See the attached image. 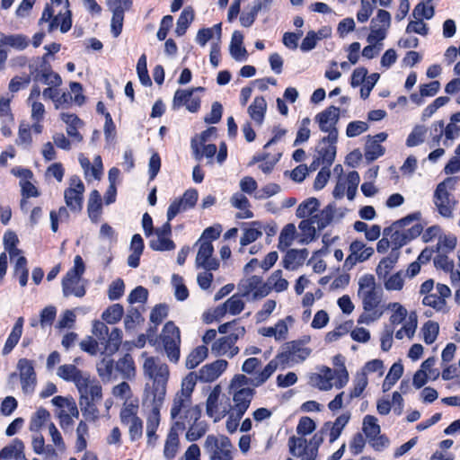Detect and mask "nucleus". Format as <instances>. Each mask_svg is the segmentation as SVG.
I'll list each match as a JSON object with an SVG mask.
<instances>
[{"label":"nucleus","instance_id":"f257e3e1","mask_svg":"<svg viewBox=\"0 0 460 460\" xmlns=\"http://www.w3.org/2000/svg\"><path fill=\"white\" fill-rule=\"evenodd\" d=\"M197 382L196 372H190L181 379V388L173 395L171 403L170 417L173 421L172 427L184 429L186 425L199 420L200 418V408L192 401V394Z\"/></svg>","mask_w":460,"mask_h":460},{"label":"nucleus","instance_id":"f03ea898","mask_svg":"<svg viewBox=\"0 0 460 460\" xmlns=\"http://www.w3.org/2000/svg\"><path fill=\"white\" fill-rule=\"evenodd\" d=\"M142 370L146 378L152 381V385L146 384L144 396L156 398L160 402L165 398L167 384L170 378L169 366L160 358L149 356L146 352L141 354Z\"/></svg>","mask_w":460,"mask_h":460},{"label":"nucleus","instance_id":"7ed1b4c3","mask_svg":"<svg viewBox=\"0 0 460 460\" xmlns=\"http://www.w3.org/2000/svg\"><path fill=\"white\" fill-rule=\"evenodd\" d=\"M358 296L362 302V306L367 314H362L358 320V323H369L378 320L382 313L376 308L382 300V290L377 286L375 277L372 274H364L358 279Z\"/></svg>","mask_w":460,"mask_h":460},{"label":"nucleus","instance_id":"20e7f679","mask_svg":"<svg viewBox=\"0 0 460 460\" xmlns=\"http://www.w3.org/2000/svg\"><path fill=\"white\" fill-rule=\"evenodd\" d=\"M340 119V109L335 106H330L324 111L319 112L314 120L318 124L322 132L327 136L323 137V143H328V146L323 153L324 159L332 161L336 154V142L338 139L337 123Z\"/></svg>","mask_w":460,"mask_h":460},{"label":"nucleus","instance_id":"39448f33","mask_svg":"<svg viewBox=\"0 0 460 460\" xmlns=\"http://www.w3.org/2000/svg\"><path fill=\"white\" fill-rule=\"evenodd\" d=\"M228 393L233 400L232 411L243 417L255 394L254 389L251 387L250 378L244 375H235L230 382Z\"/></svg>","mask_w":460,"mask_h":460},{"label":"nucleus","instance_id":"423d86ee","mask_svg":"<svg viewBox=\"0 0 460 460\" xmlns=\"http://www.w3.org/2000/svg\"><path fill=\"white\" fill-rule=\"evenodd\" d=\"M456 179L447 177L439 182L433 194V203L438 214L445 218H452L456 200L451 193L455 190Z\"/></svg>","mask_w":460,"mask_h":460},{"label":"nucleus","instance_id":"0eeeda50","mask_svg":"<svg viewBox=\"0 0 460 460\" xmlns=\"http://www.w3.org/2000/svg\"><path fill=\"white\" fill-rule=\"evenodd\" d=\"M39 24L42 30H46L48 32L59 29L62 33H66L72 27L71 11L66 7H60L58 10H56L55 7L46 6Z\"/></svg>","mask_w":460,"mask_h":460},{"label":"nucleus","instance_id":"6e6552de","mask_svg":"<svg viewBox=\"0 0 460 460\" xmlns=\"http://www.w3.org/2000/svg\"><path fill=\"white\" fill-rule=\"evenodd\" d=\"M85 270L84 263L80 255L74 259V267L66 273L62 281L63 294L65 296H75L82 297L85 294V288L82 275Z\"/></svg>","mask_w":460,"mask_h":460},{"label":"nucleus","instance_id":"1a4fd4ad","mask_svg":"<svg viewBox=\"0 0 460 460\" xmlns=\"http://www.w3.org/2000/svg\"><path fill=\"white\" fill-rule=\"evenodd\" d=\"M165 398H162L160 402L154 397H143V406L146 411V434L147 444L154 445L158 439L156 430L161 422V408Z\"/></svg>","mask_w":460,"mask_h":460},{"label":"nucleus","instance_id":"9d476101","mask_svg":"<svg viewBox=\"0 0 460 460\" xmlns=\"http://www.w3.org/2000/svg\"><path fill=\"white\" fill-rule=\"evenodd\" d=\"M245 334L244 327H235L231 330L228 335L222 336L212 343L211 352L216 357H226L232 358L236 356L240 349L235 345L240 338H243Z\"/></svg>","mask_w":460,"mask_h":460},{"label":"nucleus","instance_id":"9b49d317","mask_svg":"<svg viewBox=\"0 0 460 460\" xmlns=\"http://www.w3.org/2000/svg\"><path fill=\"white\" fill-rule=\"evenodd\" d=\"M56 407L55 415L59 420L61 429L66 430L79 417V411L75 399L71 396H55L51 400Z\"/></svg>","mask_w":460,"mask_h":460},{"label":"nucleus","instance_id":"f8f14e48","mask_svg":"<svg viewBox=\"0 0 460 460\" xmlns=\"http://www.w3.org/2000/svg\"><path fill=\"white\" fill-rule=\"evenodd\" d=\"M160 341L168 359L172 363H178L181 356V335L179 328L172 322L165 323L160 334Z\"/></svg>","mask_w":460,"mask_h":460},{"label":"nucleus","instance_id":"ddd939ff","mask_svg":"<svg viewBox=\"0 0 460 460\" xmlns=\"http://www.w3.org/2000/svg\"><path fill=\"white\" fill-rule=\"evenodd\" d=\"M333 172L339 174L336 186L333 190V197L341 199L345 193L349 199L352 200L356 195L358 186L360 181L359 174L356 171H351L348 174H342V166L337 164L333 168Z\"/></svg>","mask_w":460,"mask_h":460},{"label":"nucleus","instance_id":"4468645a","mask_svg":"<svg viewBox=\"0 0 460 460\" xmlns=\"http://www.w3.org/2000/svg\"><path fill=\"white\" fill-rule=\"evenodd\" d=\"M204 449L211 460L232 459V444L226 436L208 435L204 443Z\"/></svg>","mask_w":460,"mask_h":460},{"label":"nucleus","instance_id":"2eb2a0df","mask_svg":"<svg viewBox=\"0 0 460 460\" xmlns=\"http://www.w3.org/2000/svg\"><path fill=\"white\" fill-rule=\"evenodd\" d=\"M391 14L389 12L379 9L376 16L371 20L367 42H382L385 40L391 27Z\"/></svg>","mask_w":460,"mask_h":460},{"label":"nucleus","instance_id":"dca6fc26","mask_svg":"<svg viewBox=\"0 0 460 460\" xmlns=\"http://www.w3.org/2000/svg\"><path fill=\"white\" fill-rule=\"evenodd\" d=\"M374 252L375 251L373 247L367 246L361 240H354L349 244V255L344 261L343 270H352L358 263H362L367 261Z\"/></svg>","mask_w":460,"mask_h":460},{"label":"nucleus","instance_id":"f3484780","mask_svg":"<svg viewBox=\"0 0 460 460\" xmlns=\"http://www.w3.org/2000/svg\"><path fill=\"white\" fill-rule=\"evenodd\" d=\"M84 185L77 176L69 180V186L64 191V199L66 207L72 212H80L83 208Z\"/></svg>","mask_w":460,"mask_h":460},{"label":"nucleus","instance_id":"a211bd4d","mask_svg":"<svg viewBox=\"0 0 460 460\" xmlns=\"http://www.w3.org/2000/svg\"><path fill=\"white\" fill-rule=\"evenodd\" d=\"M79 393V402L101 401L102 398V388L99 381L85 373L75 385Z\"/></svg>","mask_w":460,"mask_h":460},{"label":"nucleus","instance_id":"6ab92c4d","mask_svg":"<svg viewBox=\"0 0 460 460\" xmlns=\"http://www.w3.org/2000/svg\"><path fill=\"white\" fill-rule=\"evenodd\" d=\"M203 87H192L190 89H178L172 99L174 110L185 106L190 112H196L200 107V98L196 95L198 92H203Z\"/></svg>","mask_w":460,"mask_h":460},{"label":"nucleus","instance_id":"aec40b11","mask_svg":"<svg viewBox=\"0 0 460 460\" xmlns=\"http://www.w3.org/2000/svg\"><path fill=\"white\" fill-rule=\"evenodd\" d=\"M238 290L243 296H251L252 300H258L269 295V287L266 282L264 283L261 277L255 275L241 280Z\"/></svg>","mask_w":460,"mask_h":460},{"label":"nucleus","instance_id":"412c9836","mask_svg":"<svg viewBox=\"0 0 460 460\" xmlns=\"http://www.w3.org/2000/svg\"><path fill=\"white\" fill-rule=\"evenodd\" d=\"M198 252L195 259V266L197 269L206 270H217L219 267V261L214 258V247L210 242L198 240L195 243Z\"/></svg>","mask_w":460,"mask_h":460},{"label":"nucleus","instance_id":"4be33fe9","mask_svg":"<svg viewBox=\"0 0 460 460\" xmlns=\"http://www.w3.org/2000/svg\"><path fill=\"white\" fill-rule=\"evenodd\" d=\"M221 397V387L216 385L210 392L206 402V411L208 417L215 422L221 420L229 411V405L223 402Z\"/></svg>","mask_w":460,"mask_h":460},{"label":"nucleus","instance_id":"5701e85b","mask_svg":"<svg viewBox=\"0 0 460 460\" xmlns=\"http://www.w3.org/2000/svg\"><path fill=\"white\" fill-rule=\"evenodd\" d=\"M22 390L24 394H31L34 391L37 379L32 361L22 358L17 363Z\"/></svg>","mask_w":460,"mask_h":460},{"label":"nucleus","instance_id":"b1692460","mask_svg":"<svg viewBox=\"0 0 460 460\" xmlns=\"http://www.w3.org/2000/svg\"><path fill=\"white\" fill-rule=\"evenodd\" d=\"M228 362L225 359H217L212 363L204 365L198 373V380L209 383L217 379L227 368Z\"/></svg>","mask_w":460,"mask_h":460},{"label":"nucleus","instance_id":"393cba45","mask_svg":"<svg viewBox=\"0 0 460 460\" xmlns=\"http://www.w3.org/2000/svg\"><path fill=\"white\" fill-rule=\"evenodd\" d=\"M10 98H0V131L5 137L13 135L14 118L10 108Z\"/></svg>","mask_w":460,"mask_h":460},{"label":"nucleus","instance_id":"a878e982","mask_svg":"<svg viewBox=\"0 0 460 460\" xmlns=\"http://www.w3.org/2000/svg\"><path fill=\"white\" fill-rule=\"evenodd\" d=\"M287 350L279 355L278 358L281 361L285 359L290 360L294 363H299L305 360L311 354L312 350L305 347L303 344L297 341H292L287 344Z\"/></svg>","mask_w":460,"mask_h":460},{"label":"nucleus","instance_id":"bb28decb","mask_svg":"<svg viewBox=\"0 0 460 460\" xmlns=\"http://www.w3.org/2000/svg\"><path fill=\"white\" fill-rule=\"evenodd\" d=\"M333 379H335V376L332 369L322 367L318 373H314L309 376V384L321 391H330L334 386Z\"/></svg>","mask_w":460,"mask_h":460},{"label":"nucleus","instance_id":"cd10ccee","mask_svg":"<svg viewBox=\"0 0 460 460\" xmlns=\"http://www.w3.org/2000/svg\"><path fill=\"white\" fill-rule=\"evenodd\" d=\"M243 297L241 293L234 294L229 297L222 305L217 307L214 311V317L222 318L226 313L231 315H237L244 309Z\"/></svg>","mask_w":460,"mask_h":460},{"label":"nucleus","instance_id":"c85d7f7f","mask_svg":"<svg viewBox=\"0 0 460 460\" xmlns=\"http://www.w3.org/2000/svg\"><path fill=\"white\" fill-rule=\"evenodd\" d=\"M432 131H433V141L436 144H438L443 132L445 133V141L444 145L447 146L448 140H454L456 137H458L460 134V127H458L456 124L449 122L446 127L444 126V121L439 120L432 124Z\"/></svg>","mask_w":460,"mask_h":460},{"label":"nucleus","instance_id":"c756f323","mask_svg":"<svg viewBox=\"0 0 460 460\" xmlns=\"http://www.w3.org/2000/svg\"><path fill=\"white\" fill-rule=\"evenodd\" d=\"M412 230H415L417 234L420 233L419 227H412V229L405 230L400 228H394V226H392L390 229H385V234H390L389 239L392 243L391 252H398L400 248L407 244V243L412 238V235L411 234Z\"/></svg>","mask_w":460,"mask_h":460},{"label":"nucleus","instance_id":"7c9ffc66","mask_svg":"<svg viewBox=\"0 0 460 460\" xmlns=\"http://www.w3.org/2000/svg\"><path fill=\"white\" fill-rule=\"evenodd\" d=\"M42 96L44 99L51 100L56 110L68 107L73 99L70 93L61 92L58 87L45 88L42 91Z\"/></svg>","mask_w":460,"mask_h":460},{"label":"nucleus","instance_id":"2f4dec72","mask_svg":"<svg viewBox=\"0 0 460 460\" xmlns=\"http://www.w3.org/2000/svg\"><path fill=\"white\" fill-rule=\"evenodd\" d=\"M349 419L350 414L346 412L337 417L333 422L329 421L323 424V430L328 433L330 443H333L341 436Z\"/></svg>","mask_w":460,"mask_h":460},{"label":"nucleus","instance_id":"473e14b6","mask_svg":"<svg viewBox=\"0 0 460 460\" xmlns=\"http://www.w3.org/2000/svg\"><path fill=\"white\" fill-rule=\"evenodd\" d=\"M229 51L231 57L239 62L246 61L248 53L243 47V35L239 31H234L232 34L231 42L229 45Z\"/></svg>","mask_w":460,"mask_h":460},{"label":"nucleus","instance_id":"72a5a7b5","mask_svg":"<svg viewBox=\"0 0 460 460\" xmlns=\"http://www.w3.org/2000/svg\"><path fill=\"white\" fill-rule=\"evenodd\" d=\"M181 430L179 428L171 427L164 446V456L167 460L173 459L180 447V439L178 431Z\"/></svg>","mask_w":460,"mask_h":460},{"label":"nucleus","instance_id":"f704fd0d","mask_svg":"<svg viewBox=\"0 0 460 460\" xmlns=\"http://www.w3.org/2000/svg\"><path fill=\"white\" fill-rule=\"evenodd\" d=\"M262 236V230L260 223L252 222L249 227L243 230V234L240 238L239 252H244V247L255 242Z\"/></svg>","mask_w":460,"mask_h":460},{"label":"nucleus","instance_id":"c9c22d12","mask_svg":"<svg viewBox=\"0 0 460 460\" xmlns=\"http://www.w3.org/2000/svg\"><path fill=\"white\" fill-rule=\"evenodd\" d=\"M308 257L306 249L290 250L287 252L283 261V265L287 270H295L304 264Z\"/></svg>","mask_w":460,"mask_h":460},{"label":"nucleus","instance_id":"e433bc0d","mask_svg":"<svg viewBox=\"0 0 460 460\" xmlns=\"http://www.w3.org/2000/svg\"><path fill=\"white\" fill-rule=\"evenodd\" d=\"M332 364L335 367V369L332 370L335 376L334 386L341 389L349 382V373L345 367L344 358L341 355H336L332 358Z\"/></svg>","mask_w":460,"mask_h":460},{"label":"nucleus","instance_id":"4c0bfd02","mask_svg":"<svg viewBox=\"0 0 460 460\" xmlns=\"http://www.w3.org/2000/svg\"><path fill=\"white\" fill-rule=\"evenodd\" d=\"M30 44V39L22 34H0V45L22 51Z\"/></svg>","mask_w":460,"mask_h":460},{"label":"nucleus","instance_id":"58836bf2","mask_svg":"<svg viewBox=\"0 0 460 460\" xmlns=\"http://www.w3.org/2000/svg\"><path fill=\"white\" fill-rule=\"evenodd\" d=\"M390 313L389 322L392 325L404 323L410 314L408 310L399 302H390L386 305Z\"/></svg>","mask_w":460,"mask_h":460},{"label":"nucleus","instance_id":"ea45409f","mask_svg":"<svg viewBox=\"0 0 460 460\" xmlns=\"http://www.w3.org/2000/svg\"><path fill=\"white\" fill-rule=\"evenodd\" d=\"M85 373V371L80 370L73 364L61 365L57 370V376L58 377L65 381L72 382L75 385Z\"/></svg>","mask_w":460,"mask_h":460},{"label":"nucleus","instance_id":"a19ab883","mask_svg":"<svg viewBox=\"0 0 460 460\" xmlns=\"http://www.w3.org/2000/svg\"><path fill=\"white\" fill-rule=\"evenodd\" d=\"M402 324V326L395 332V338L398 340H402L406 337L409 340H411L414 337L418 327V317L416 313L411 312L407 321Z\"/></svg>","mask_w":460,"mask_h":460},{"label":"nucleus","instance_id":"79ce46f5","mask_svg":"<svg viewBox=\"0 0 460 460\" xmlns=\"http://www.w3.org/2000/svg\"><path fill=\"white\" fill-rule=\"evenodd\" d=\"M279 361L281 360L278 358V356L270 360L261 372L255 374L253 378H250V385L253 386L263 385L277 370Z\"/></svg>","mask_w":460,"mask_h":460},{"label":"nucleus","instance_id":"37998d69","mask_svg":"<svg viewBox=\"0 0 460 460\" xmlns=\"http://www.w3.org/2000/svg\"><path fill=\"white\" fill-rule=\"evenodd\" d=\"M266 110L267 102L265 99L262 96H257L248 107V113L252 120L261 125L264 119Z\"/></svg>","mask_w":460,"mask_h":460},{"label":"nucleus","instance_id":"c03bdc74","mask_svg":"<svg viewBox=\"0 0 460 460\" xmlns=\"http://www.w3.org/2000/svg\"><path fill=\"white\" fill-rule=\"evenodd\" d=\"M289 452L294 456H301L306 460V456L310 454V448L307 441L303 437H290L288 438Z\"/></svg>","mask_w":460,"mask_h":460},{"label":"nucleus","instance_id":"a18cd8bd","mask_svg":"<svg viewBox=\"0 0 460 460\" xmlns=\"http://www.w3.org/2000/svg\"><path fill=\"white\" fill-rule=\"evenodd\" d=\"M216 38L217 41L220 43L221 40V23L215 24L211 28H203L199 30L196 35V42L204 47L207 42Z\"/></svg>","mask_w":460,"mask_h":460},{"label":"nucleus","instance_id":"49530a36","mask_svg":"<svg viewBox=\"0 0 460 460\" xmlns=\"http://www.w3.org/2000/svg\"><path fill=\"white\" fill-rule=\"evenodd\" d=\"M87 212L91 221L93 223L99 221L102 215V199L100 193L96 190L90 193Z\"/></svg>","mask_w":460,"mask_h":460},{"label":"nucleus","instance_id":"de8ad7c7","mask_svg":"<svg viewBox=\"0 0 460 460\" xmlns=\"http://www.w3.org/2000/svg\"><path fill=\"white\" fill-rule=\"evenodd\" d=\"M428 128L424 125H415L406 137L405 145L407 147H415L422 145L427 137Z\"/></svg>","mask_w":460,"mask_h":460},{"label":"nucleus","instance_id":"09e8293b","mask_svg":"<svg viewBox=\"0 0 460 460\" xmlns=\"http://www.w3.org/2000/svg\"><path fill=\"white\" fill-rule=\"evenodd\" d=\"M22 326H23V318L19 317L5 341V344L3 349L4 355L10 353L12 351V349L18 343V341L22 336Z\"/></svg>","mask_w":460,"mask_h":460},{"label":"nucleus","instance_id":"8fccbe9b","mask_svg":"<svg viewBox=\"0 0 460 460\" xmlns=\"http://www.w3.org/2000/svg\"><path fill=\"white\" fill-rule=\"evenodd\" d=\"M115 369L119 372L121 377L125 379H131L136 376L135 363L131 356L128 354L117 361Z\"/></svg>","mask_w":460,"mask_h":460},{"label":"nucleus","instance_id":"3c124183","mask_svg":"<svg viewBox=\"0 0 460 460\" xmlns=\"http://www.w3.org/2000/svg\"><path fill=\"white\" fill-rule=\"evenodd\" d=\"M267 287H269V293L270 291L275 292H283L288 289L289 283L283 277V272L281 270H277L271 273V275L268 278L266 282Z\"/></svg>","mask_w":460,"mask_h":460},{"label":"nucleus","instance_id":"603ef678","mask_svg":"<svg viewBox=\"0 0 460 460\" xmlns=\"http://www.w3.org/2000/svg\"><path fill=\"white\" fill-rule=\"evenodd\" d=\"M208 355V349L205 345H200L192 349L185 360V367L188 369H193L203 362Z\"/></svg>","mask_w":460,"mask_h":460},{"label":"nucleus","instance_id":"864d4df0","mask_svg":"<svg viewBox=\"0 0 460 460\" xmlns=\"http://www.w3.org/2000/svg\"><path fill=\"white\" fill-rule=\"evenodd\" d=\"M399 257V252H391L390 254L382 259L376 267V275L379 279H385L394 267Z\"/></svg>","mask_w":460,"mask_h":460},{"label":"nucleus","instance_id":"5fc2aeb1","mask_svg":"<svg viewBox=\"0 0 460 460\" xmlns=\"http://www.w3.org/2000/svg\"><path fill=\"white\" fill-rule=\"evenodd\" d=\"M137 411L138 401L137 399L124 402L119 413L121 423L127 424L135 420V419H138Z\"/></svg>","mask_w":460,"mask_h":460},{"label":"nucleus","instance_id":"6e6d98bb","mask_svg":"<svg viewBox=\"0 0 460 460\" xmlns=\"http://www.w3.org/2000/svg\"><path fill=\"white\" fill-rule=\"evenodd\" d=\"M296 237H298V235L296 234V228L295 225H286L279 236V249L285 251L293 244Z\"/></svg>","mask_w":460,"mask_h":460},{"label":"nucleus","instance_id":"4d7b16f0","mask_svg":"<svg viewBox=\"0 0 460 460\" xmlns=\"http://www.w3.org/2000/svg\"><path fill=\"white\" fill-rule=\"evenodd\" d=\"M298 228L301 231V234L298 235L299 243H308L314 240L317 226L312 218L302 220Z\"/></svg>","mask_w":460,"mask_h":460},{"label":"nucleus","instance_id":"13d9d810","mask_svg":"<svg viewBox=\"0 0 460 460\" xmlns=\"http://www.w3.org/2000/svg\"><path fill=\"white\" fill-rule=\"evenodd\" d=\"M24 446L22 441L14 439L11 444L0 451V460H10L21 457L23 455Z\"/></svg>","mask_w":460,"mask_h":460},{"label":"nucleus","instance_id":"bf43d9fd","mask_svg":"<svg viewBox=\"0 0 460 460\" xmlns=\"http://www.w3.org/2000/svg\"><path fill=\"white\" fill-rule=\"evenodd\" d=\"M362 431L367 441L381 434V427L378 420L373 415H366L362 422Z\"/></svg>","mask_w":460,"mask_h":460},{"label":"nucleus","instance_id":"052dcab7","mask_svg":"<svg viewBox=\"0 0 460 460\" xmlns=\"http://www.w3.org/2000/svg\"><path fill=\"white\" fill-rule=\"evenodd\" d=\"M403 373V366L401 363H394L386 375L382 388L383 392H388L394 384L401 378Z\"/></svg>","mask_w":460,"mask_h":460},{"label":"nucleus","instance_id":"680f3d73","mask_svg":"<svg viewBox=\"0 0 460 460\" xmlns=\"http://www.w3.org/2000/svg\"><path fill=\"white\" fill-rule=\"evenodd\" d=\"M185 434L187 441L194 442L202 438L208 431V424L205 421H191Z\"/></svg>","mask_w":460,"mask_h":460},{"label":"nucleus","instance_id":"e2e57ef3","mask_svg":"<svg viewBox=\"0 0 460 460\" xmlns=\"http://www.w3.org/2000/svg\"><path fill=\"white\" fill-rule=\"evenodd\" d=\"M115 370L113 360L110 358H103L97 364L98 374L103 381H111L112 378H116Z\"/></svg>","mask_w":460,"mask_h":460},{"label":"nucleus","instance_id":"0e129e2a","mask_svg":"<svg viewBox=\"0 0 460 460\" xmlns=\"http://www.w3.org/2000/svg\"><path fill=\"white\" fill-rule=\"evenodd\" d=\"M193 20H194V12H193L192 8H190V7L184 8L177 20V26L175 29V33L178 36H182L186 32L188 27L190 26V24L192 22Z\"/></svg>","mask_w":460,"mask_h":460},{"label":"nucleus","instance_id":"69168bd1","mask_svg":"<svg viewBox=\"0 0 460 460\" xmlns=\"http://www.w3.org/2000/svg\"><path fill=\"white\" fill-rule=\"evenodd\" d=\"M381 280H383L384 287L387 291H401L404 286V275L402 271L388 275Z\"/></svg>","mask_w":460,"mask_h":460},{"label":"nucleus","instance_id":"338daca9","mask_svg":"<svg viewBox=\"0 0 460 460\" xmlns=\"http://www.w3.org/2000/svg\"><path fill=\"white\" fill-rule=\"evenodd\" d=\"M319 201L315 198H310L300 204L296 209V216L300 218L312 217L317 211Z\"/></svg>","mask_w":460,"mask_h":460},{"label":"nucleus","instance_id":"774afa93","mask_svg":"<svg viewBox=\"0 0 460 460\" xmlns=\"http://www.w3.org/2000/svg\"><path fill=\"white\" fill-rule=\"evenodd\" d=\"M439 332V325L433 321H428L421 327L423 341L426 344H432L438 338Z\"/></svg>","mask_w":460,"mask_h":460}]
</instances>
